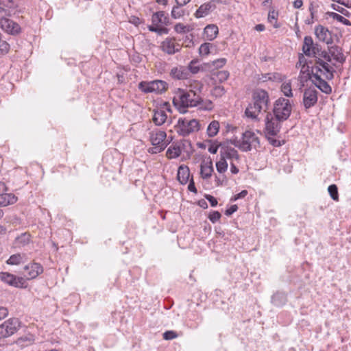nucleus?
Wrapping results in <instances>:
<instances>
[{"label": "nucleus", "instance_id": "f257e3e1", "mask_svg": "<svg viewBox=\"0 0 351 351\" xmlns=\"http://www.w3.org/2000/svg\"><path fill=\"white\" fill-rule=\"evenodd\" d=\"M292 111L291 101L280 97L274 103L271 112H267L265 117V131L267 134L276 136L280 130L281 123L287 120Z\"/></svg>", "mask_w": 351, "mask_h": 351}, {"label": "nucleus", "instance_id": "f03ea898", "mask_svg": "<svg viewBox=\"0 0 351 351\" xmlns=\"http://www.w3.org/2000/svg\"><path fill=\"white\" fill-rule=\"evenodd\" d=\"M192 86L191 84V87ZM193 87L194 89L191 88L189 90L178 88L174 91L173 104L183 113L186 112V108L198 106L201 101L199 93L203 88V84L198 82H195Z\"/></svg>", "mask_w": 351, "mask_h": 351}, {"label": "nucleus", "instance_id": "7ed1b4c3", "mask_svg": "<svg viewBox=\"0 0 351 351\" xmlns=\"http://www.w3.org/2000/svg\"><path fill=\"white\" fill-rule=\"evenodd\" d=\"M318 66H312L311 73H308V78L321 91L326 94H330L332 92L330 86L323 80L321 76L323 75L326 79L332 80L334 77L333 73L335 69L332 66L319 58L317 60Z\"/></svg>", "mask_w": 351, "mask_h": 351}, {"label": "nucleus", "instance_id": "20e7f679", "mask_svg": "<svg viewBox=\"0 0 351 351\" xmlns=\"http://www.w3.org/2000/svg\"><path fill=\"white\" fill-rule=\"evenodd\" d=\"M270 104L269 95L267 91L262 88H256L252 94V102L245 109V114L247 117L257 119L262 112H267Z\"/></svg>", "mask_w": 351, "mask_h": 351}, {"label": "nucleus", "instance_id": "39448f33", "mask_svg": "<svg viewBox=\"0 0 351 351\" xmlns=\"http://www.w3.org/2000/svg\"><path fill=\"white\" fill-rule=\"evenodd\" d=\"M177 133L182 136H189L200 130V124L197 119H187L186 118H180L177 124L175 125Z\"/></svg>", "mask_w": 351, "mask_h": 351}, {"label": "nucleus", "instance_id": "423d86ee", "mask_svg": "<svg viewBox=\"0 0 351 351\" xmlns=\"http://www.w3.org/2000/svg\"><path fill=\"white\" fill-rule=\"evenodd\" d=\"M239 149L242 152H250L257 149L260 147V141L258 136L251 130H246L243 133L241 144H239Z\"/></svg>", "mask_w": 351, "mask_h": 351}, {"label": "nucleus", "instance_id": "0eeeda50", "mask_svg": "<svg viewBox=\"0 0 351 351\" xmlns=\"http://www.w3.org/2000/svg\"><path fill=\"white\" fill-rule=\"evenodd\" d=\"M166 136L164 131H152L149 133V139L153 147L149 148L148 152L151 154H157L164 150L167 146L165 142Z\"/></svg>", "mask_w": 351, "mask_h": 351}, {"label": "nucleus", "instance_id": "6e6552de", "mask_svg": "<svg viewBox=\"0 0 351 351\" xmlns=\"http://www.w3.org/2000/svg\"><path fill=\"white\" fill-rule=\"evenodd\" d=\"M21 322L18 318H10L0 324V339L14 335L20 328Z\"/></svg>", "mask_w": 351, "mask_h": 351}, {"label": "nucleus", "instance_id": "1a4fd4ad", "mask_svg": "<svg viewBox=\"0 0 351 351\" xmlns=\"http://www.w3.org/2000/svg\"><path fill=\"white\" fill-rule=\"evenodd\" d=\"M317 94V90L313 87L304 89L302 104L305 110L309 109L317 104L318 99Z\"/></svg>", "mask_w": 351, "mask_h": 351}, {"label": "nucleus", "instance_id": "9d476101", "mask_svg": "<svg viewBox=\"0 0 351 351\" xmlns=\"http://www.w3.org/2000/svg\"><path fill=\"white\" fill-rule=\"evenodd\" d=\"M0 279L3 282L14 287L23 288L26 287V281L23 278L16 277L8 272H0Z\"/></svg>", "mask_w": 351, "mask_h": 351}, {"label": "nucleus", "instance_id": "9b49d317", "mask_svg": "<svg viewBox=\"0 0 351 351\" xmlns=\"http://www.w3.org/2000/svg\"><path fill=\"white\" fill-rule=\"evenodd\" d=\"M43 271V269L40 264L32 263L24 267L23 275L29 280L36 278Z\"/></svg>", "mask_w": 351, "mask_h": 351}, {"label": "nucleus", "instance_id": "f8f14e48", "mask_svg": "<svg viewBox=\"0 0 351 351\" xmlns=\"http://www.w3.org/2000/svg\"><path fill=\"white\" fill-rule=\"evenodd\" d=\"M0 25L3 30L10 34H17L21 31L18 23L5 17L0 19Z\"/></svg>", "mask_w": 351, "mask_h": 351}, {"label": "nucleus", "instance_id": "ddd939ff", "mask_svg": "<svg viewBox=\"0 0 351 351\" xmlns=\"http://www.w3.org/2000/svg\"><path fill=\"white\" fill-rule=\"evenodd\" d=\"M315 34L319 40L325 42L326 44L332 43L331 33L325 27L322 25L315 27Z\"/></svg>", "mask_w": 351, "mask_h": 351}, {"label": "nucleus", "instance_id": "4468645a", "mask_svg": "<svg viewBox=\"0 0 351 351\" xmlns=\"http://www.w3.org/2000/svg\"><path fill=\"white\" fill-rule=\"evenodd\" d=\"M221 149H220V158L225 159H232L234 158L236 160L239 159V155L238 152L233 147L224 146L221 143H220Z\"/></svg>", "mask_w": 351, "mask_h": 351}, {"label": "nucleus", "instance_id": "2eb2a0df", "mask_svg": "<svg viewBox=\"0 0 351 351\" xmlns=\"http://www.w3.org/2000/svg\"><path fill=\"white\" fill-rule=\"evenodd\" d=\"M161 47L163 51L165 53L172 55L180 51V45H176L173 39L166 38L161 45Z\"/></svg>", "mask_w": 351, "mask_h": 351}, {"label": "nucleus", "instance_id": "dca6fc26", "mask_svg": "<svg viewBox=\"0 0 351 351\" xmlns=\"http://www.w3.org/2000/svg\"><path fill=\"white\" fill-rule=\"evenodd\" d=\"M170 76L175 80H186L189 77V71L184 66H176L171 69Z\"/></svg>", "mask_w": 351, "mask_h": 351}, {"label": "nucleus", "instance_id": "f3484780", "mask_svg": "<svg viewBox=\"0 0 351 351\" xmlns=\"http://www.w3.org/2000/svg\"><path fill=\"white\" fill-rule=\"evenodd\" d=\"M215 8V5L211 2L205 3L199 6L195 13L196 18H202L207 16L209 12Z\"/></svg>", "mask_w": 351, "mask_h": 351}, {"label": "nucleus", "instance_id": "a211bd4d", "mask_svg": "<svg viewBox=\"0 0 351 351\" xmlns=\"http://www.w3.org/2000/svg\"><path fill=\"white\" fill-rule=\"evenodd\" d=\"M190 177V171L188 167L181 165L178 170L177 178L181 184H186Z\"/></svg>", "mask_w": 351, "mask_h": 351}, {"label": "nucleus", "instance_id": "6ab92c4d", "mask_svg": "<svg viewBox=\"0 0 351 351\" xmlns=\"http://www.w3.org/2000/svg\"><path fill=\"white\" fill-rule=\"evenodd\" d=\"M328 50L331 57H332L337 62L340 63H343L345 62L346 57L344 56L341 47L337 45H333L328 47Z\"/></svg>", "mask_w": 351, "mask_h": 351}, {"label": "nucleus", "instance_id": "aec40b11", "mask_svg": "<svg viewBox=\"0 0 351 351\" xmlns=\"http://www.w3.org/2000/svg\"><path fill=\"white\" fill-rule=\"evenodd\" d=\"M214 171L213 162L211 160L208 162H203L201 164L200 174L203 179H208L211 177Z\"/></svg>", "mask_w": 351, "mask_h": 351}, {"label": "nucleus", "instance_id": "412c9836", "mask_svg": "<svg viewBox=\"0 0 351 351\" xmlns=\"http://www.w3.org/2000/svg\"><path fill=\"white\" fill-rule=\"evenodd\" d=\"M17 201V197L12 193L4 192L0 195V206H7Z\"/></svg>", "mask_w": 351, "mask_h": 351}, {"label": "nucleus", "instance_id": "4be33fe9", "mask_svg": "<svg viewBox=\"0 0 351 351\" xmlns=\"http://www.w3.org/2000/svg\"><path fill=\"white\" fill-rule=\"evenodd\" d=\"M152 21L155 25H158V24L167 25L169 23V19L163 11L154 13L152 15Z\"/></svg>", "mask_w": 351, "mask_h": 351}, {"label": "nucleus", "instance_id": "5701e85b", "mask_svg": "<svg viewBox=\"0 0 351 351\" xmlns=\"http://www.w3.org/2000/svg\"><path fill=\"white\" fill-rule=\"evenodd\" d=\"M313 38L311 36H306L304 38V43L302 46V51L304 53L309 57H311L313 49L315 46Z\"/></svg>", "mask_w": 351, "mask_h": 351}, {"label": "nucleus", "instance_id": "b1692460", "mask_svg": "<svg viewBox=\"0 0 351 351\" xmlns=\"http://www.w3.org/2000/svg\"><path fill=\"white\" fill-rule=\"evenodd\" d=\"M204 36L208 40H213L218 34V27L215 25H208L204 30Z\"/></svg>", "mask_w": 351, "mask_h": 351}, {"label": "nucleus", "instance_id": "393cba45", "mask_svg": "<svg viewBox=\"0 0 351 351\" xmlns=\"http://www.w3.org/2000/svg\"><path fill=\"white\" fill-rule=\"evenodd\" d=\"M152 85L153 88V93H156L157 94H161L166 91L168 86V84L166 82L159 80H153Z\"/></svg>", "mask_w": 351, "mask_h": 351}, {"label": "nucleus", "instance_id": "a878e982", "mask_svg": "<svg viewBox=\"0 0 351 351\" xmlns=\"http://www.w3.org/2000/svg\"><path fill=\"white\" fill-rule=\"evenodd\" d=\"M27 256L25 254H15L10 256L6 263L8 265H19L27 261Z\"/></svg>", "mask_w": 351, "mask_h": 351}, {"label": "nucleus", "instance_id": "bb28decb", "mask_svg": "<svg viewBox=\"0 0 351 351\" xmlns=\"http://www.w3.org/2000/svg\"><path fill=\"white\" fill-rule=\"evenodd\" d=\"M167 118L166 112L162 110H157L154 112L153 121L156 125H161L166 121Z\"/></svg>", "mask_w": 351, "mask_h": 351}, {"label": "nucleus", "instance_id": "cd10ccee", "mask_svg": "<svg viewBox=\"0 0 351 351\" xmlns=\"http://www.w3.org/2000/svg\"><path fill=\"white\" fill-rule=\"evenodd\" d=\"M30 238L31 236L29 233H22L16 238L14 245L17 247H24L29 243Z\"/></svg>", "mask_w": 351, "mask_h": 351}, {"label": "nucleus", "instance_id": "c85d7f7f", "mask_svg": "<svg viewBox=\"0 0 351 351\" xmlns=\"http://www.w3.org/2000/svg\"><path fill=\"white\" fill-rule=\"evenodd\" d=\"M219 126L220 125L218 121H212L207 128L206 132L208 136L209 137L215 136L219 132Z\"/></svg>", "mask_w": 351, "mask_h": 351}, {"label": "nucleus", "instance_id": "c756f323", "mask_svg": "<svg viewBox=\"0 0 351 351\" xmlns=\"http://www.w3.org/2000/svg\"><path fill=\"white\" fill-rule=\"evenodd\" d=\"M181 154V149L179 146H171L168 148L166 155L168 158H176Z\"/></svg>", "mask_w": 351, "mask_h": 351}, {"label": "nucleus", "instance_id": "7c9ffc66", "mask_svg": "<svg viewBox=\"0 0 351 351\" xmlns=\"http://www.w3.org/2000/svg\"><path fill=\"white\" fill-rule=\"evenodd\" d=\"M280 89L285 96L287 97H293L291 82H285L282 83Z\"/></svg>", "mask_w": 351, "mask_h": 351}, {"label": "nucleus", "instance_id": "2f4dec72", "mask_svg": "<svg viewBox=\"0 0 351 351\" xmlns=\"http://www.w3.org/2000/svg\"><path fill=\"white\" fill-rule=\"evenodd\" d=\"M152 81L145 82L143 81L138 84V89L145 93H153L152 90Z\"/></svg>", "mask_w": 351, "mask_h": 351}, {"label": "nucleus", "instance_id": "473e14b6", "mask_svg": "<svg viewBox=\"0 0 351 351\" xmlns=\"http://www.w3.org/2000/svg\"><path fill=\"white\" fill-rule=\"evenodd\" d=\"M328 14L329 15L330 17H331L332 19H333L334 20H336L346 25H351V22L346 19L345 17L342 16L341 15L337 14V13H335V12H328Z\"/></svg>", "mask_w": 351, "mask_h": 351}, {"label": "nucleus", "instance_id": "72a5a7b5", "mask_svg": "<svg viewBox=\"0 0 351 351\" xmlns=\"http://www.w3.org/2000/svg\"><path fill=\"white\" fill-rule=\"evenodd\" d=\"M216 168L217 171L219 173H225L228 169V162L225 159L221 158L218 162H216Z\"/></svg>", "mask_w": 351, "mask_h": 351}, {"label": "nucleus", "instance_id": "f704fd0d", "mask_svg": "<svg viewBox=\"0 0 351 351\" xmlns=\"http://www.w3.org/2000/svg\"><path fill=\"white\" fill-rule=\"evenodd\" d=\"M182 6H180L177 4V5L174 6L171 11V16L173 19H179L184 14V11L182 8Z\"/></svg>", "mask_w": 351, "mask_h": 351}, {"label": "nucleus", "instance_id": "c9c22d12", "mask_svg": "<svg viewBox=\"0 0 351 351\" xmlns=\"http://www.w3.org/2000/svg\"><path fill=\"white\" fill-rule=\"evenodd\" d=\"M215 75L216 76V80L222 83L228 80L230 73L228 71H217Z\"/></svg>", "mask_w": 351, "mask_h": 351}, {"label": "nucleus", "instance_id": "e433bc0d", "mask_svg": "<svg viewBox=\"0 0 351 351\" xmlns=\"http://www.w3.org/2000/svg\"><path fill=\"white\" fill-rule=\"evenodd\" d=\"M328 191L333 200H339L338 188L335 184L330 185L328 188Z\"/></svg>", "mask_w": 351, "mask_h": 351}, {"label": "nucleus", "instance_id": "4c0bfd02", "mask_svg": "<svg viewBox=\"0 0 351 351\" xmlns=\"http://www.w3.org/2000/svg\"><path fill=\"white\" fill-rule=\"evenodd\" d=\"M198 106H199L200 109L204 110H211L214 107L213 104L210 100L204 101L202 98L201 101Z\"/></svg>", "mask_w": 351, "mask_h": 351}, {"label": "nucleus", "instance_id": "58836bf2", "mask_svg": "<svg viewBox=\"0 0 351 351\" xmlns=\"http://www.w3.org/2000/svg\"><path fill=\"white\" fill-rule=\"evenodd\" d=\"M212 46L211 43H204L202 44L199 48V53L202 56H207L210 53V48Z\"/></svg>", "mask_w": 351, "mask_h": 351}, {"label": "nucleus", "instance_id": "ea45409f", "mask_svg": "<svg viewBox=\"0 0 351 351\" xmlns=\"http://www.w3.org/2000/svg\"><path fill=\"white\" fill-rule=\"evenodd\" d=\"M174 29L177 33L184 34L190 32L191 28L189 25H184L182 23H178L175 25Z\"/></svg>", "mask_w": 351, "mask_h": 351}, {"label": "nucleus", "instance_id": "a19ab883", "mask_svg": "<svg viewBox=\"0 0 351 351\" xmlns=\"http://www.w3.org/2000/svg\"><path fill=\"white\" fill-rule=\"evenodd\" d=\"M321 58H324L325 60V62H327L328 64V62H331V55L330 53V51L328 52L325 50L322 51V52L319 53V56H318V58L315 60V66H318L319 64H317V60H319V58L320 60ZM324 62V60H323Z\"/></svg>", "mask_w": 351, "mask_h": 351}, {"label": "nucleus", "instance_id": "79ce46f5", "mask_svg": "<svg viewBox=\"0 0 351 351\" xmlns=\"http://www.w3.org/2000/svg\"><path fill=\"white\" fill-rule=\"evenodd\" d=\"M226 62L227 60L226 58H219L211 62L208 64L213 66L215 69H219L223 67L226 64Z\"/></svg>", "mask_w": 351, "mask_h": 351}, {"label": "nucleus", "instance_id": "37998d69", "mask_svg": "<svg viewBox=\"0 0 351 351\" xmlns=\"http://www.w3.org/2000/svg\"><path fill=\"white\" fill-rule=\"evenodd\" d=\"M308 10H309L310 14H311V18L306 19L305 20V23L308 24V25H311V24L314 23L313 18H314L315 14L316 12L315 7L313 5V3H311L309 5Z\"/></svg>", "mask_w": 351, "mask_h": 351}, {"label": "nucleus", "instance_id": "c03bdc74", "mask_svg": "<svg viewBox=\"0 0 351 351\" xmlns=\"http://www.w3.org/2000/svg\"><path fill=\"white\" fill-rule=\"evenodd\" d=\"M163 339L165 340H171L178 337V333L173 330H167L162 334Z\"/></svg>", "mask_w": 351, "mask_h": 351}, {"label": "nucleus", "instance_id": "a18cd8bd", "mask_svg": "<svg viewBox=\"0 0 351 351\" xmlns=\"http://www.w3.org/2000/svg\"><path fill=\"white\" fill-rule=\"evenodd\" d=\"M225 93V89L223 86H215L212 92V94L215 97H221Z\"/></svg>", "mask_w": 351, "mask_h": 351}, {"label": "nucleus", "instance_id": "49530a36", "mask_svg": "<svg viewBox=\"0 0 351 351\" xmlns=\"http://www.w3.org/2000/svg\"><path fill=\"white\" fill-rule=\"evenodd\" d=\"M221 215L218 211H213L210 213L208 219L212 223H215L221 218Z\"/></svg>", "mask_w": 351, "mask_h": 351}, {"label": "nucleus", "instance_id": "de8ad7c7", "mask_svg": "<svg viewBox=\"0 0 351 351\" xmlns=\"http://www.w3.org/2000/svg\"><path fill=\"white\" fill-rule=\"evenodd\" d=\"M197 62V60H192L191 61V62L189 63V66H188V71H189V73H192L193 74H196L199 72V66H195V64Z\"/></svg>", "mask_w": 351, "mask_h": 351}, {"label": "nucleus", "instance_id": "09e8293b", "mask_svg": "<svg viewBox=\"0 0 351 351\" xmlns=\"http://www.w3.org/2000/svg\"><path fill=\"white\" fill-rule=\"evenodd\" d=\"M10 49L9 44L5 41H2L0 37V52L1 53H7Z\"/></svg>", "mask_w": 351, "mask_h": 351}, {"label": "nucleus", "instance_id": "8fccbe9b", "mask_svg": "<svg viewBox=\"0 0 351 351\" xmlns=\"http://www.w3.org/2000/svg\"><path fill=\"white\" fill-rule=\"evenodd\" d=\"M267 140L269 143L273 145L274 147H280L281 145L285 144V141H280L279 140H277L276 138H274L272 137H267Z\"/></svg>", "mask_w": 351, "mask_h": 351}, {"label": "nucleus", "instance_id": "3c124183", "mask_svg": "<svg viewBox=\"0 0 351 351\" xmlns=\"http://www.w3.org/2000/svg\"><path fill=\"white\" fill-rule=\"evenodd\" d=\"M270 81L280 82L282 81V75L279 73H269Z\"/></svg>", "mask_w": 351, "mask_h": 351}, {"label": "nucleus", "instance_id": "603ef678", "mask_svg": "<svg viewBox=\"0 0 351 351\" xmlns=\"http://www.w3.org/2000/svg\"><path fill=\"white\" fill-rule=\"evenodd\" d=\"M322 47L318 44L315 43L312 51L311 57L317 58L319 56V53L322 52Z\"/></svg>", "mask_w": 351, "mask_h": 351}, {"label": "nucleus", "instance_id": "864d4df0", "mask_svg": "<svg viewBox=\"0 0 351 351\" xmlns=\"http://www.w3.org/2000/svg\"><path fill=\"white\" fill-rule=\"evenodd\" d=\"M277 16H278V13L276 12L274 10H270L269 12V14H268V21L271 23H273L274 22H276V19H277Z\"/></svg>", "mask_w": 351, "mask_h": 351}, {"label": "nucleus", "instance_id": "5fc2aeb1", "mask_svg": "<svg viewBox=\"0 0 351 351\" xmlns=\"http://www.w3.org/2000/svg\"><path fill=\"white\" fill-rule=\"evenodd\" d=\"M205 198L210 202L211 206L214 207L217 205V200L215 197L210 195H206Z\"/></svg>", "mask_w": 351, "mask_h": 351}, {"label": "nucleus", "instance_id": "6e6d98bb", "mask_svg": "<svg viewBox=\"0 0 351 351\" xmlns=\"http://www.w3.org/2000/svg\"><path fill=\"white\" fill-rule=\"evenodd\" d=\"M8 315V310L6 307L0 306V321Z\"/></svg>", "mask_w": 351, "mask_h": 351}, {"label": "nucleus", "instance_id": "4d7b16f0", "mask_svg": "<svg viewBox=\"0 0 351 351\" xmlns=\"http://www.w3.org/2000/svg\"><path fill=\"white\" fill-rule=\"evenodd\" d=\"M238 210V206L236 204L232 205L229 208H228L226 212L225 215L227 216H230L232 214H233L234 212H236Z\"/></svg>", "mask_w": 351, "mask_h": 351}, {"label": "nucleus", "instance_id": "13d9d810", "mask_svg": "<svg viewBox=\"0 0 351 351\" xmlns=\"http://www.w3.org/2000/svg\"><path fill=\"white\" fill-rule=\"evenodd\" d=\"M258 80L261 82H265L267 81H270L269 73L261 74V75L260 77H258Z\"/></svg>", "mask_w": 351, "mask_h": 351}, {"label": "nucleus", "instance_id": "bf43d9fd", "mask_svg": "<svg viewBox=\"0 0 351 351\" xmlns=\"http://www.w3.org/2000/svg\"><path fill=\"white\" fill-rule=\"evenodd\" d=\"M189 191L193 192L195 193H197V190L195 186V183L193 179H191L189 182V186H188Z\"/></svg>", "mask_w": 351, "mask_h": 351}, {"label": "nucleus", "instance_id": "052dcab7", "mask_svg": "<svg viewBox=\"0 0 351 351\" xmlns=\"http://www.w3.org/2000/svg\"><path fill=\"white\" fill-rule=\"evenodd\" d=\"M221 147L220 144L219 145H211L208 147V152L211 154H216L217 152L218 148Z\"/></svg>", "mask_w": 351, "mask_h": 351}, {"label": "nucleus", "instance_id": "680f3d73", "mask_svg": "<svg viewBox=\"0 0 351 351\" xmlns=\"http://www.w3.org/2000/svg\"><path fill=\"white\" fill-rule=\"evenodd\" d=\"M332 8L333 10H335L343 14H345V12H347L344 8L339 6L338 5L332 4Z\"/></svg>", "mask_w": 351, "mask_h": 351}, {"label": "nucleus", "instance_id": "e2e57ef3", "mask_svg": "<svg viewBox=\"0 0 351 351\" xmlns=\"http://www.w3.org/2000/svg\"><path fill=\"white\" fill-rule=\"evenodd\" d=\"M8 10L0 6V19L8 15Z\"/></svg>", "mask_w": 351, "mask_h": 351}, {"label": "nucleus", "instance_id": "0e129e2a", "mask_svg": "<svg viewBox=\"0 0 351 351\" xmlns=\"http://www.w3.org/2000/svg\"><path fill=\"white\" fill-rule=\"evenodd\" d=\"M303 5V2H302V0H295L294 2H293V7L295 8H300Z\"/></svg>", "mask_w": 351, "mask_h": 351}, {"label": "nucleus", "instance_id": "69168bd1", "mask_svg": "<svg viewBox=\"0 0 351 351\" xmlns=\"http://www.w3.org/2000/svg\"><path fill=\"white\" fill-rule=\"evenodd\" d=\"M8 190L4 182H0V195Z\"/></svg>", "mask_w": 351, "mask_h": 351}, {"label": "nucleus", "instance_id": "338daca9", "mask_svg": "<svg viewBox=\"0 0 351 351\" xmlns=\"http://www.w3.org/2000/svg\"><path fill=\"white\" fill-rule=\"evenodd\" d=\"M247 195V191L246 190H243L239 193L237 194V197L239 199L244 198Z\"/></svg>", "mask_w": 351, "mask_h": 351}, {"label": "nucleus", "instance_id": "774afa93", "mask_svg": "<svg viewBox=\"0 0 351 351\" xmlns=\"http://www.w3.org/2000/svg\"><path fill=\"white\" fill-rule=\"evenodd\" d=\"M230 171L232 173L236 174L239 172V169L235 166L234 164H230Z\"/></svg>", "mask_w": 351, "mask_h": 351}]
</instances>
